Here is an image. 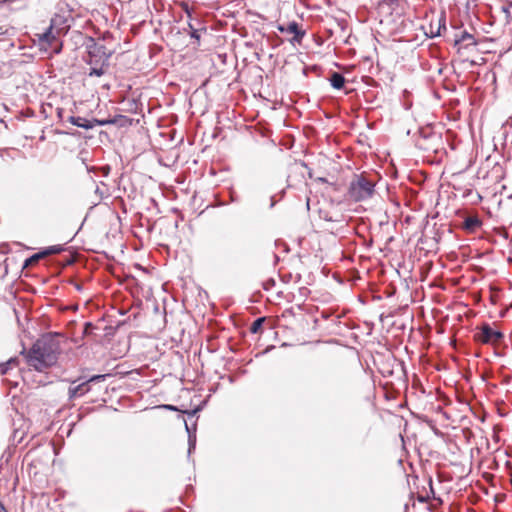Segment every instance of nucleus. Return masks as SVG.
Instances as JSON below:
<instances>
[{
	"label": "nucleus",
	"instance_id": "nucleus-3",
	"mask_svg": "<svg viewBox=\"0 0 512 512\" xmlns=\"http://www.w3.org/2000/svg\"><path fill=\"white\" fill-rule=\"evenodd\" d=\"M148 137L154 148L164 150L176 147L183 142L184 136L176 139V130H148Z\"/></svg>",
	"mask_w": 512,
	"mask_h": 512
},
{
	"label": "nucleus",
	"instance_id": "nucleus-11",
	"mask_svg": "<svg viewBox=\"0 0 512 512\" xmlns=\"http://www.w3.org/2000/svg\"><path fill=\"white\" fill-rule=\"evenodd\" d=\"M481 221L476 216H469L463 222V228L469 232L475 231L481 226Z\"/></svg>",
	"mask_w": 512,
	"mask_h": 512
},
{
	"label": "nucleus",
	"instance_id": "nucleus-1",
	"mask_svg": "<svg viewBox=\"0 0 512 512\" xmlns=\"http://www.w3.org/2000/svg\"><path fill=\"white\" fill-rule=\"evenodd\" d=\"M60 353L56 338L46 335L38 339L28 353V362L36 370L42 371L56 363Z\"/></svg>",
	"mask_w": 512,
	"mask_h": 512
},
{
	"label": "nucleus",
	"instance_id": "nucleus-13",
	"mask_svg": "<svg viewBox=\"0 0 512 512\" xmlns=\"http://www.w3.org/2000/svg\"><path fill=\"white\" fill-rule=\"evenodd\" d=\"M70 121L73 125L77 126L78 128H83V129H86V128H92V126L90 124H88L85 120H83L82 118H75V117H70Z\"/></svg>",
	"mask_w": 512,
	"mask_h": 512
},
{
	"label": "nucleus",
	"instance_id": "nucleus-26",
	"mask_svg": "<svg viewBox=\"0 0 512 512\" xmlns=\"http://www.w3.org/2000/svg\"><path fill=\"white\" fill-rule=\"evenodd\" d=\"M60 50H61V46H59L58 48H56L54 51H55V53H59V52H60Z\"/></svg>",
	"mask_w": 512,
	"mask_h": 512
},
{
	"label": "nucleus",
	"instance_id": "nucleus-17",
	"mask_svg": "<svg viewBox=\"0 0 512 512\" xmlns=\"http://www.w3.org/2000/svg\"><path fill=\"white\" fill-rule=\"evenodd\" d=\"M43 257H45V253H42V252L36 253L26 260L25 266H28L34 262H37L39 259H41Z\"/></svg>",
	"mask_w": 512,
	"mask_h": 512
},
{
	"label": "nucleus",
	"instance_id": "nucleus-8",
	"mask_svg": "<svg viewBox=\"0 0 512 512\" xmlns=\"http://www.w3.org/2000/svg\"><path fill=\"white\" fill-rule=\"evenodd\" d=\"M90 387L87 381L82 382L78 385H71L68 389V395L70 398H77L83 396L89 392Z\"/></svg>",
	"mask_w": 512,
	"mask_h": 512
},
{
	"label": "nucleus",
	"instance_id": "nucleus-21",
	"mask_svg": "<svg viewBox=\"0 0 512 512\" xmlns=\"http://www.w3.org/2000/svg\"><path fill=\"white\" fill-rule=\"evenodd\" d=\"M195 441H196V437H195V436H193V437H192V436L189 434V452H191V450H192L193 448H195Z\"/></svg>",
	"mask_w": 512,
	"mask_h": 512
},
{
	"label": "nucleus",
	"instance_id": "nucleus-20",
	"mask_svg": "<svg viewBox=\"0 0 512 512\" xmlns=\"http://www.w3.org/2000/svg\"><path fill=\"white\" fill-rule=\"evenodd\" d=\"M105 377H106V375H94V376L90 377L87 380V382H88V384L91 382H98V381L104 380Z\"/></svg>",
	"mask_w": 512,
	"mask_h": 512
},
{
	"label": "nucleus",
	"instance_id": "nucleus-4",
	"mask_svg": "<svg viewBox=\"0 0 512 512\" xmlns=\"http://www.w3.org/2000/svg\"><path fill=\"white\" fill-rule=\"evenodd\" d=\"M375 183L364 175L356 176L350 183L349 195L355 201H363L374 193Z\"/></svg>",
	"mask_w": 512,
	"mask_h": 512
},
{
	"label": "nucleus",
	"instance_id": "nucleus-9",
	"mask_svg": "<svg viewBox=\"0 0 512 512\" xmlns=\"http://www.w3.org/2000/svg\"><path fill=\"white\" fill-rule=\"evenodd\" d=\"M464 42H466L465 47L477 45L474 35L467 31H462L460 35H456L455 37V45H460Z\"/></svg>",
	"mask_w": 512,
	"mask_h": 512
},
{
	"label": "nucleus",
	"instance_id": "nucleus-10",
	"mask_svg": "<svg viewBox=\"0 0 512 512\" xmlns=\"http://www.w3.org/2000/svg\"><path fill=\"white\" fill-rule=\"evenodd\" d=\"M280 30L294 34L292 40L295 42H300L305 34V32L299 28L296 22H290L285 29L283 27H280Z\"/></svg>",
	"mask_w": 512,
	"mask_h": 512
},
{
	"label": "nucleus",
	"instance_id": "nucleus-12",
	"mask_svg": "<svg viewBox=\"0 0 512 512\" xmlns=\"http://www.w3.org/2000/svg\"><path fill=\"white\" fill-rule=\"evenodd\" d=\"M330 84L335 89H341L344 87L345 84V78L344 76L339 72H333L331 74V77L329 78Z\"/></svg>",
	"mask_w": 512,
	"mask_h": 512
},
{
	"label": "nucleus",
	"instance_id": "nucleus-5",
	"mask_svg": "<svg viewBox=\"0 0 512 512\" xmlns=\"http://www.w3.org/2000/svg\"><path fill=\"white\" fill-rule=\"evenodd\" d=\"M69 28L66 19L60 15H56L51 19V23L47 31L40 37L41 41L52 45L58 41L61 34H65Z\"/></svg>",
	"mask_w": 512,
	"mask_h": 512
},
{
	"label": "nucleus",
	"instance_id": "nucleus-28",
	"mask_svg": "<svg viewBox=\"0 0 512 512\" xmlns=\"http://www.w3.org/2000/svg\"><path fill=\"white\" fill-rule=\"evenodd\" d=\"M410 106H411V104H407V105H406V109H409V108H410Z\"/></svg>",
	"mask_w": 512,
	"mask_h": 512
},
{
	"label": "nucleus",
	"instance_id": "nucleus-22",
	"mask_svg": "<svg viewBox=\"0 0 512 512\" xmlns=\"http://www.w3.org/2000/svg\"><path fill=\"white\" fill-rule=\"evenodd\" d=\"M441 28H443L444 30L446 29L445 22H443V24L439 23L438 30H437V32L435 34H433V36L440 35Z\"/></svg>",
	"mask_w": 512,
	"mask_h": 512
},
{
	"label": "nucleus",
	"instance_id": "nucleus-15",
	"mask_svg": "<svg viewBox=\"0 0 512 512\" xmlns=\"http://www.w3.org/2000/svg\"><path fill=\"white\" fill-rule=\"evenodd\" d=\"M264 320H265L264 318H258V319H256V320L252 323V325H251V327H250V331H251L252 333H257V332L261 329V327H262V324H263Z\"/></svg>",
	"mask_w": 512,
	"mask_h": 512
},
{
	"label": "nucleus",
	"instance_id": "nucleus-7",
	"mask_svg": "<svg viewBox=\"0 0 512 512\" xmlns=\"http://www.w3.org/2000/svg\"><path fill=\"white\" fill-rule=\"evenodd\" d=\"M474 338L482 344L494 345L503 338V334L499 330H495L489 324L485 323L479 328V331L475 333Z\"/></svg>",
	"mask_w": 512,
	"mask_h": 512
},
{
	"label": "nucleus",
	"instance_id": "nucleus-23",
	"mask_svg": "<svg viewBox=\"0 0 512 512\" xmlns=\"http://www.w3.org/2000/svg\"><path fill=\"white\" fill-rule=\"evenodd\" d=\"M111 121H100L99 124L100 125H104V124H107V123H110Z\"/></svg>",
	"mask_w": 512,
	"mask_h": 512
},
{
	"label": "nucleus",
	"instance_id": "nucleus-2",
	"mask_svg": "<svg viewBox=\"0 0 512 512\" xmlns=\"http://www.w3.org/2000/svg\"><path fill=\"white\" fill-rule=\"evenodd\" d=\"M87 54L84 57V62L90 66L88 76L100 77L106 73L109 68V60L113 51L107 50L106 46L102 43L89 38L86 44Z\"/></svg>",
	"mask_w": 512,
	"mask_h": 512
},
{
	"label": "nucleus",
	"instance_id": "nucleus-25",
	"mask_svg": "<svg viewBox=\"0 0 512 512\" xmlns=\"http://www.w3.org/2000/svg\"><path fill=\"white\" fill-rule=\"evenodd\" d=\"M216 136H217V135H216V133H215V130H212L211 137H212V138H215Z\"/></svg>",
	"mask_w": 512,
	"mask_h": 512
},
{
	"label": "nucleus",
	"instance_id": "nucleus-27",
	"mask_svg": "<svg viewBox=\"0 0 512 512\" xmlns=\"http://www.w3.org/2000/svg\"><path fill=\"white\" fill-rule=\"evenodd\" d=\"M167 408L170 410H175V407H173V406H167Z\"/></svg>",
	"mask_w": 512,
	"mask_h": 512
},
{
	"label": "nucleus",
	"instance_id": "nucleus-18",
	"mask_svg": "<svg viewBox=\"0 0 512 512\" xmlns=\"http://www.w3.org/2000/svg\"><path fill=\"white\" fill-rule=\"evenodd\" d=\"M18 363V360L16 358H11L9 359L1 368V373L2 374H6L8 369L13 366V365H16Z\"/></svg>",
	"mask_w": 512,
	"mask_h": 512
},
{
	"label": "nucleus",
	"instance_id": "nucleus-16",
	"mask_svg": "<svg viewBox=\"0 0 512 512\" xmlns=\"http://www.w3.org/2000/svg\"><path fill=\"white\" fill-rule=\"evenodd\" d=\"M500 138H503L504 141H505V144L507 143L508 139L510 138L511 139V143H512V130H504V129H501V130H497Z\"/></svg>",
	"mask_w": 512,
	"mask_h": 512
},
{
	"label": "nucleus",
	"instance_id": "nucleus-19",
	"mask_svg": "<svg viewBox=\"0 0 512 512\" xmlns=\"http://www.w3.org/2000/svg\"><path fill=\"white\" fill-rule=\"evenodd\" d=\"M189 27L192 30L191 33H190L191 38H194L195 40H197V42H199V40H200L199 30L194 29L191 24H189Z\"/></svg>",
	"mask_w": 512,
	"mask_h": 512
},
{
	"label": "nucleus",
	"instance_id": "nucleus-6",
	"mask_svg": "<svg viewBox=\"0 0 512 512\" xmlns=\"http://www.w3.org/2000/svg\"><path fill=\"white\" fill-rule=\"evenodd\" d=\"M415 140V145L425 151L436 150L440 136L433 130H415L412 134Z\"/></svg>",
	"mask_w": 512,
	"mask_h": 512
},
{
	"label": "nucleus",
	"instance_id": "nucleus-14",
	"mask_svg": "<svg viewBox=\"0 0 512 512\" xmlns=\"http://www.w3.org/2000/svg\"><path fill=\"white\" fill-rule=\"evenodd\" d=\"M63 250L62 246L60 245H54L46 248L42 253H45V256L51 255V254H58Z\"/></svg>",
	"mask_w": 512,
	"mask_h": 512
},
{
	"label": "nucleus",
	"instance_id": "nucleus-24",
	"mask_svg": "<svg viewBox=\"0 0 512 512\" xmlns=\"http://www.w3.org/2000/svg\"><path fill=\"white\" fill-rule=\"evenodd\" d=\"M127 122H128V119H124V121L120 125L125 126Z\"/></svg>",
	"mask_w": 512,
	"mask_h": 512
}]
</instances>
